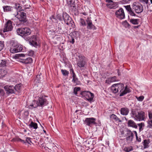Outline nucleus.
Returning <instances> with one entry per match:
<instances>
[{"instance_id":"nucleus-14","label":"nucleus","mask_w":152,"mask_h":152,"mask_svg":"<svg viewBox=\"0 0 152 152\" xmlns=\"http://www.w3.org/2000/svg\"><path fill=\"white\" fill-rule=\"evenodd\" d=\"M47 148L53 152H57V147L53 143H49L46 144Z\"/></svg>"},{"instance_id":"nucleus-59","label":"nucleus","mask_w":152,"mask_h":152,"mask_svg":"<svg viewBox=\"0 0 152 152\" xmlns=\"http://www.w3.org/2000/svg\"><path fill=\"white\" fill-rule=\"evenodd\" d=\"M84 15H87V13H86L85 12H84L82 13Z\"/></svg>"},{"instance_id":"nucleus-22","label":"nucleus","mask_w":152,"mask_h":152,"mask_svg":"<svg viewBox=\"0 0 152 152\" xmlns=\"http://www.w3.org/2000/svg\"><path fill=\"white\" fill-rule=\"evenodd\" d=\"M117 81L116 78L115 76L112 77L108 78L106 80V83L110 84L111 83Z\"/></svg>"},{"instance_id":"nucleus-3","label":"nucleus","mask_w":152,"mask_h":152,"mask_svg":"<svg viewBox=\"0 0 152 152\" xmlns=\"http://www.w3.org/2000/svg\"><path fill=\"white\" fill-rule=\"evenodd\" d=\"M132 117L137 121H144L145 119V113L142 111L137 112L135 110L132 111Z\"/></svg>"},{"instance_id":"nucleus-45","label":"nucleus","mask_w":152,"mask_h":152,"mask_svg":"<svg viewBox=\"0 0 152 152\" xmlns=\"http://www.w3.org/2000/svg\"><path fill=\"white\" fill-rule=\"evenodd\" d=\"M24 56L25 55L23 54H16L15 57L16 58H18L20 57H24Z\"/></svg>"},{"instance_id":"nucleus-2","label":"nucleus","mask_w":152,"mask_h":152,"mask_svg":"<svg viewBox=\"0 0 152 152\" xmlns=\"http://www.w3.org/2000/svg\"><path fill=\"white\" fill-rule=\"evenodd\" d=\"M117 86L118 93H120V96H123L128 93L131 91V90L127 86L124 87V85L122 83H117Z\"/></svg>"},{"instance_id":"nucleus-57","label":"nucleus","mask_w":152,"mask_h":152,"mask_svg":"<svg viewBox=\"0 0 152 152\" xmlns=\"http://www.w3.org/2000/svg\"><path fill=\"white\" fill-rule=\"evenodd\" d=\"M106 2H113L111 0H106Z\"/></svg>"},{"instance_id":"nucleus-49","label":"nucleus","mask_w":152,"mask_h":152,"mask_svg":"<svg viewBox=\"0 0 152 152\" xmlns=\"http://www.w3.org/2000/svg\"><path fill=\"white\" fill-rule=\"evenodd\" d=\"M4 90L0 89V96H4Z\"/></svg>"},{"instance_id":"nucleus-64","label":"nucleus","mask_w":152,"mask_h":152,"mask_svg":"<svg viewBox=\"0 0 152 152\" xmlns=\"http://www.w3.org/2000/svg\"><path fill=\"white\" fill-rule=\"evenodd\" d=\"M118 72L119 70H118Z\"/></svg>"},{"instance_id":"nucleus-46","label":"nucleus","mask_w":152,"mask_h":152,"mask_svg":"<svg viewBox=\"0 0 152 152\" xmlns=\"http://www.w3.org/2000/svg\"><path fill=\"white\" fill-rule=\"evenodd\" d=\"M4 47V44L3 42L0 41V51Z\"/></svg>"},{"instance_id":"nucleus-35","label":"nucleus","mask_w":152,"mask_h":152,"mask_svg":"<svg viewBox=\"0 0 152 152\" xmlns=\"http://www.w3.org/2000/svg\"><path fill=\"white\" fill-rule=\"evenodd\" d=\"M130 22L134 25H137L139 23V19H132L130 20Z\"/></svg>"},{"instance_id":"nucleus-19","label":"nucleus","mask_w":152,"mask_h":152,"mask_svg":"<svg viewBox=\"0 0 152 152\" xmlns=\"http://www.w3.org/2000/svg\"><path fill=\"white\" fill-rule=\"evenodd\" d=\"M148 116L150 120L147 121L148 125L147 127L150 128L152 127V112H150L148 113Z\"/></svg>"},{"instance_id":"nucleus-36","label":"nucleus","mask_w":152,"mask_h":152,"mask_svg":"<svg viewBox=\"0 0 152 152\" xmlns=\"http://www.w3.org/2000/svg\"><path fill=\"white\" fill-rule=\"evenodd\" d=\"M138 126L139 127V130L140 131H141L143 130V128H142L144 126V123H141L137 124Z\"/></svg>"},{"instance_id":"nucleus-37","label":"nucleus","mask_w":152,"mask_h":152,"mask_svg":"<svg viewBox=\"0 0 152 152\" xmlns=\"http://www.w3.org/2000/svg\"><path fill=\"white\" fill-rule=\"evenodd\" d=\"M126 136L127 137H134V134L131 131L128 130L127 131Z\"/></svg>"},{"instance_id":"nucleus-61","label":"nucleus","mask_w":152,"mask_h":152,"mask_svg":"<svg viewBox=\"0 0 152 152\" xmlns=\"http://www.w3.org/2000/svg\"><path fill=\"white\" fill-rule=\"evenodd\" d=\"M43 131H44V132L45 133H46V131H45V130H43Z\"/></svg>"},{"instance_id":"nucleus-56","label":"nucleus","mask_w":152,"mask_h":152,"mask_svg":"<svg viewBox=\"0 0 152 152\" xmlns=\"http://www.w3.org/2000/svg\"><path fill=\"white\" fill-rule=\"evenodd\" d=\"M50 18L52 20L53 19H55L54 17L53 16H52L51 17H50Z\"/></svg>"},{"instance_id":"nucleus-13","label":"nucleus","mask_w":152,"mask_h":152,"mask_svg":"<svg viewBox=\"0 0 152 152\" xmlns=\"http://www.w3.org/2000/svg\"><path fill=\"white\" fill-rule=\"evenodd\" d=\"M96 119L93 118H86L85 122L86 124L89 126H91L93 125L96 124V123L95 122Z\"/></svg>"},{"instance_id":"nucleus-28","label":"nucleus","mask_w":152,"mask_h":152,"mask_svg":"<svg viewBox=\"0 0 152 152\" xmlns=\"http://www.w3.org/2000/svg\"><path fill=\"white\" fill-rule=\"evenodd\" d=\"M72 82L75 86L78 85L80 84V82L76 78V76L73 77Z\"/></svg>"},{"instance_id":"nucleus-16","label":"nucleus","mask_w":152,"mask_h":152,"mask_svg":"<svg viewBox=\"0 0 152 152\" xmlns=\"http://www.w3.org/2000/svg\"><path fill=\"white\" fill-rule=\"evenodd\" d=\"M29 44L35 47H37L39 45V42L37 39H29L28 40Z\"/></svg>"},{"instance_id":"nucleus-50","label":"nucleus","mask_w":152,"mask_h":152,"mask_svg":"<svg viewBox=\"0 0 152 152\" xmlns=\"http://www.w3.org/2000/svg\"><path fill=\"white\" fill-rule=\"evenodd\" d=\"M56 18H57L60 21L62 20V18L61 16V15L59 14L57 15Z\"/></svg>"},{"instance_id":"nucleus-4","label":"nucleus","mask_w":152,"mask_h":152,"mask_svg":"<svg viewBox=\"0 0 152 152\" xmlns=\"http://www.w3.org/2000/svg\"><path fill=\"white\" fill-rule=\"evenodd\" d=\"M11 45L12 46L10 49V51L12 53H18L21 51L23 49V46L19 44L15 43L13 40L9 42Z\"/></svg>"},{"instance_id":"nucleus-10","label":"nucleus","mask_w":152,"mask_h":152,"mask_svg":"<svg viewBox=\"0 0 152 152\" xmlns=\"http://www.w3.org/2000/svg\"><path fill=\"white\" fill-rule=\"evenodd\" d=\"M86 63V58L83 56H79L77 65L80 67H83L84 66Z\"/></svg>"},{"instance_id":"nucleus-48","label":"nucleus","mask_w":152,"mask_h":152,"mask_svg":"<svg viewBox=\"0 0 152 152\" xmlns=\"http://www.w3.org/2000/svg\"><path fill=\"white\" fill-rule=\"evenodd\" d=\"M125 149H126L125 151L127 152H129L132 150V148L131 147H129L128 148H125Z\"/></svg>"},{"instance_id":"nucleus-62","label":"nucleus","mask_w":152,"mask_h":152,"mask_svg":"<svg viewBox=\"0 0 152 152\" xmlns=\"http://www.w3.org/2000/svg\"><path fill=\"white\" fill-rule=\"evenodd\" d=\"M118 75H120V74H119V72H118Z\"/></svg>"},{"instance_id":"nucleus-25","label":"nucleus","mask_w":152,"mask_h":152,"mask_svg":"<svg viewBox=\"0 0 152 152\" xmlns=\"http://www.w3.org/2000/svg\"><path fill=\"white\" fill-rule=\"evenodd\" d=\"M21 62L22 63L26 64L31 63L33 61L32 58L30 57H28L26 59H21Z\"/></svg>"},{"instance_id":"nucleus-9","label":"nucleus","mask_w":152,"mask_h":152,"mask_svg":"<svg viewBox=\"0 0 152 152\" xmlns=\"http://www.w3.org/2000/svg\"><path fill=\"white\" fill-rule=\"evenodd\" d=\"M17 18L19 21H26V14L22 11L17 12V14L14 15Z\"/></svg>"},{"instance_id":"nucleus-33","label":"nucleus","mask_w":152,"mask_h":152,"mask_svg":"<svg viewBox=\"0 0 152 152\" xmlns=\"http://www.w3.org/2000/svg\"><path fill=\"white\" fill-rule=\"evenodd\" d=\"M80 25V26H85L86 25V22L84 19L80 18L79 20Z\"/></svg>"},{"instance_id":"nucleus-55","label":"nucleus","mask_w":152,"mask_h":152,"mask_svg":"<svg viewBox=\"0 0 152 152\" xmlns=\"http://www.w3.org/2000/svg\"><path fill=\"white\" fill-rule=\"evenodd\" d=\"M142 1L145 2L146 4H147L148 3V2L149 0H142Z\"/></svg>"},{"instance_id":"nucleus-21","label":"nucleus","mask_w":152,"mask_h":152,"mask_svg":"<svg viewBox=\"0 0 152 152\" xmlns=\"http://www.w3.org/2000/svg\"><path fill=\"white\" fill-rule=\"evenodd\" d=\"M86 22L88 24L87 28L88 29H92L94 27V26L92 24L91 20L89 18H87Z\"/></svg>"},{"instance_id":"nucleus-43","label":"nucleus","mask_w":152,"mask_h":152,"mask_svg":"<svg viewBox=\"0 0 152 152\" xmlns=\"http://www.w3.org/2000/svg\"><path fill=\"white\" fill-rule=\"evenodd\" d=\"M80 88L79 87H75L74 90V93L75 94H77V92L80 91Z\"/></svg>"},{"instance_id":"nucleus-20","label":"nucleus","mask_w":152,"mask_h":152,"mask_svg":"<svg viewBox=\"0 0 152 152\" xmlns=\"http://www.w3.org/2000/svg\"><path fill=\"white\" fill-rule=\"evenodd\" d=\"M127 124L129 127H132L135 129H137V126L135 122L131 120H130L128 121Z\"/></svg>"},{"instance_id":"nucleus-38","label":"nucleus","mask_w":152,"mask_h":152,"mask_svg":"<svg viewBox=\"0 0 152 152\" xmlns=\"http://www.w3.org/2000/svg\"><path fill=\"white\" fill-rule=\"evenodd\" d=\"M15 88V92L17 91L18 92H19V90L20 88V84L16 85V86H14Z\"/></svg>"},{"instance_id":"nucleus-42","label":"nucleus","mask_w":152,"mask_h":152,"mask_svg":"<svg viewBox=\"0 0 152 152\" xmlns=\"http://www.w3.org/2000/svg\"><path fill=\"white\" fill-rule=\"evenodd\" d=\"M123 25L125 27H128L130 25L128 22L125 20L122 23Z\"/></svg>"},{"instance_id":"nucleus-58","label":"nucleus","mask_w":152,"mask_h":152,"mask_svg":"<svg viewBox=\"0 0 152 152\" xmlns=\"http://www.w3.org/2000/svg\"><path fill=\"white\" fill-rule=\"evenodd\" d=\"M134 134H135L136 136H137V134L136 131H134Z\"/></svg>"},{"instance_id":"nucleus-11","label":"nucleus","mask_w":152,"mask_h":152,"mask_svg":"<svg viewBox=\"0 0 152 152\" xmlns=\"http://www.w3.org/2000/svg\"><path fill=\"white\" fill-rule=\"evenodd\" d=\"M4 88L7 94H12L15 93V88L13 86L7 85L4 87Z\"/></svg>"},{"instance_id":"nucleus-29","label":"nucleus","mask_w":152,"mask_h":152,"mask_svg":"<svg viewBox=\"0 0 152 152\" xmlns=\"http://www.w3.org/2000/svg\"><path fill=\"white\" fill-rule=\"evenodd\" d=\"M7 73V72L6 70L3 69L0 70V78L4 77Z\"/></svg>"},{"instance_id":"nucleus-24","label":"nucleus","mask_w":152,"mask_h":152,"mask_svg":"<svg viewBox=\"0 0 152 152\" xmlns=\"http://www.w3.org/2000/svg\"><path fill=\"white\" fill-rule=\"evenodd\" d=\"M111 91L114 94L118 93V90L117 84L113 85L111 87Z\"/></svg>"},{"instance_id":"nucleus-17","label":"nucleus","mask_w":152,"mask_h":152,"mask_svg":"<svg viewBox=\"0 0 152 152\" xmlns=\"http://www.w3.org/2000/svg\"><path fill=\"white\" fill-rule=\"evenodd\" d=\"M80 32L77 31H74L70 33L68 37V38L71 37V38H77L80 37Z\"/></svg>"},{"instance_id":"nucleus-8","label":"nucleus","mask_w":152,"mask_h":152,"mask_svg":"<svg viewBox=\"0 0 152 152\" xmlns=\"http://www.w3.org/2000/svg\"><path fill=\"white\" fill-rule=\"evenodd\" d=\"M82 94L89 102H91L94 97V94L89 91H83Z\"/></svg>"},{"instance_id":"nucleus-7","label":"nucleus","mask_w":152,"mask_h":152,"mask_svg":"<svg viewBox=\"0 0 152 152\" xmlns=\"http://www.w3.org/2000/svg\"><path fill=\"white\" fill-rule=\"evenodd\" d=\"M13 28L12 22L10 20H9L5 23L3 31L4 32H5L11 31Z\"/></svg>"},{"instance_id":"nucleus-47","label":"nucleus","mask_w":152,"mask_h":152,"mask_svg":"<svg viewBox=\"0 0 152 152\" xmlns=\"http://www.w3.org/2000/svg\"><path fill=\"white\" fill-rule=\"evenodd\" d=\"M6 64V61H2L0 64V66H5Z\"/></svg>"},{"instance_id":"nucleus-53","label":"nucleus","mask_w":152,"mask_h":152,"mask_svg":"<svg viewBox=\"0 0 152 152\" xmlns=\"http://www.w3.org/2000/svg\"><path fill=\"white\" fill-rule=\"evenodd\" d=\"M69 41L72 44H73L74 42V39H69Z\"/></svg>"},{"instance_id":"nucleus-27","label":"nucleus","mask_w":152,"mask_h":152,"mask_svg":"<svg viewBox=\"0 0 152 152\" xmlns=\"http://www.w3.org/2000/svg\"><path fill=\"white\" fill-rule=\"evenodd\" d=\"M110 119L112 120H114L117 122H121V120L120 119L115 115L112 114L110 116Z\"/></svg>"},{"instance_id":"nucleus-32","label":"nucleus","mask_w":152,"mask_h":152,"mask_svg":"<svg viewBox=\"0 0 152 152\" xmlns=\"http://www.w3.org/2000/svg\"><path fill=\"white\" fill-rule=\"evenodd\" d=\"M4 11V12H8L11 11L12 7L10 6H5L3 7Z\"/></svg>"},{"instance_id":"nucleus-18","label":"nucleus","mask_w":152,"mask_h":152,"mask_svg":"<svg viewBox=\"0 0 152 152\" xmlns=\"http://www.w3.org/2000/svg\"><path fill=\"white\" fill-rule=\"evenodd\" d=\"M124 6L130 15L134 16H136V14L134 11L132 10L130 5H128L127 6Z\"/></svg>"},{"instance_id":"nucleus-54","label":"nucleus","mask_w":152,"mask_h":152,"mask_svg":"<svg viewBox=\"0 0 152 152\" xmlns=\"http://www.w3.org/2000/svg\"><path fill=\"white\" fill-rule=\"evenodd\" d=\"M15 6L16 9H20V8H21V7L20 6V5L19 4H15Z\"/></svg>"},{"instance_id":"nucleus-12","label":"nucleus","mask_w":152,"mask_h":152,"mask_svg":"<svg viewBox=\"0 0 152 152\" xmlns=\"http://www.w3.org/2000/svg\"><path fill=\"white\" fill-rule=\"evenodd\" d=\"M115 15L118 18L122 19L125 18V14L122 8H120L115 12Z\"/></svg>"},{"instance_id":"nucleus-1","label":"nucleus","mask_w":152,"mask_h":152,"mask_svg":"<svg viewBox=\"0 0 152 152\" xmlns=\"http://www.w3.org/2000/svg\"><path fill=\"white\" fill-rule=\"evenodd\" d=\"M48 103V102L45 96H40L39 97L37 101H34L29 106V108L32 109L36 108L37 106L42 107L47 105Z\"/></svg>"},{"instance_id":"nucleus-5","label":"nucleus","mask_w":152,"mask_h":152,"mask_svg":"<svg viewBox=\"0 0 152 152\" xmlns=\"http://www.w3.org/2000/svg\"><path fill=\"white\" fill-rule=\"evenodd\" d=\"M17 34L23 37L29 35L31 33V31L28 28H20L16 30Z\"/></svg>"},{"instance_id":"nucleus-41","label":"nucleus","mask_w":152,"mask_h":152,"mask_svg":"<svg viewBox=\"0 0 152 152\" xmlns=\"http://www.w3.org/2000/svg\"><path fill=\"white\" fill-rule=\"evenodd\" d=\"M136 98L137 99L138 101H142L144 99V96H141L138 97L137 96H135Z\"/></svg>"},{"instance_id":"nucleus-63","label":"nucleus","mask_w":152,"mask_h":152,"mask_svg":"<svg viewBox=\"0 0 152 152\" xmlns=\"http://www.w3.org/2000/svg\"><path fill=\"white\" fill-rule=\"evenodd\" d=\"M42 128H43V127H42Z\"/></svg>"},{"instance_id":"nucleus-23","label":"nucleus","mask_w":152,"mask_h":152,"mask_svg":"<svg viewBox=\"0 0 152 152\" xmlns=\"http://www.w3.org/2000/svg\"><path fill=\"white\" fill-rule=\"evenodd\" d=\"M31 139L30 137H26V141H25L24 140H22L20 138L16 139V140L18 141L21 142L23 143H25L27 142L28 143L30 144L31 142Z\"/></svg>"},{"instance_id":"nucleus-26","label":"nucleus","mask_w":152,"mask_h":152,"mask_svg":"<svg viewBox=\"0 0 152 152\" xmlns=\"http://www.w3.org/2000/svg\"><path fill=\"white\" fill-rule=\"evenodd\" d=\"M129 112L128 109L126 107L122 108L121 110V114L123 115H127Z\"/></svg>"},{"instance_id":"nucleus-15","label":"nucleus","mask_w":152,"mask_h":152,"mask_svg":"<svg viewBox=\"0 0 152 152\" xmlns=\"http://www.w3.org/2000/svg\"><path fill=\"white\" fill-rule=\"evenodd\" d=\"M62 17L65 23L67 25L71 23L72 19L66 13H63L62 15Z\"/></svg>"},{"instance_id":"nucleus-52","label":"nucleus","mask_w":152,"mask_h":152,"mask_svg":"<svg viewBox=\"0 0 152 152\" xmlns=\"http://www.w3.org/2000/svg\"><path fill=\"white\" fill-rule=\"evenodd\" d=\"M70 72H72V76L73 77L75 76H76L75 73L74 72V70L72 69H70Z\"/></svg>"},{"instance_id":"nucleus-31","label":"nucleus","mask_w":152,"mask_h":152,"mask_svg":"<svg viewBox=\"0 0 152 152\" xmlns=\"http://www.w3.org/2000/svg\"><path fill=\"white\" fill-rule=\"evenodd\" d=\"M28 126L30 128H33L35 129H36L38 127L37 124L32 121L31 123Z\"/></svg>"},{"instance_id":"nucleus-44","label":"nucleus","mask_w":152,"mask_h":152,"mask_svg":"<svg viewBox=\"0 0 152 152\" xmlns=\"http://www.w3.org/2000/svg\"><path fill=\"white\" fill-rule=\"evenodd\" d=\"M28 55L29 56H32L34 55V52L33 50H30L28 52Z\"/></svg>"},{"instance_id":"nucleus-39","label":"nucleus","mask_w":152,"mask_h":152,"mask_svg":"<svg viewBox=\"0 0 152 152\" xmlns=\"http://www.w3.org/2000/svg\"><path fill=\"white\" fill-rule=\"evenodd\" d=\"M134 137H127L126 140L128 143H131Z\"/></svg>"},{"instance_id":"nucleus-30","label":"nucleus","mask_w":152,"mask_h":152,"mask_svg":"<svg viewBox=\"0 0 152 152\" xmlns=\"http://www.w3.org/2000/svg\"><path fill=\"white\" fill-rule=\"evenodd\" d=\"M150 142V141L149 139L144 140L143 142L144 148H148L149 147V144Z\"/></svg>"},{"instance_id":"nucleus-34","label":"nucleus","mask_w":152,"mask_h":152,"mask_svg":"<svg viewBox=\"0 0 152 152\" xmlns=\"http://www.w3.org/2000/svg\"><path fill=\"white\" fill-rule=\"evenodd\" d=\"M68 5L69 7H74L75 5L72 0H66Z\"/></svg>"},{"instance_id":"nucleus-6","label":"nucleus","mask_w":152,"mask_h":152,"mask_svg":"<svg viewBox=\"0 0 152 152\" xmlns=\"http://www.w3.org/2000/svg\"><path fill=\"white\" fill-rule=\"evenodd\" d=\"M132 7L135 12L137 13H140L143 11V7L142 4L139 2L134 3Z\"/></svg>"},{"instance_id":"nucleus-60","label":"nucleus","mask_w":152,"mask_h":152,"mask_svg":"<svg viewBox=\"0 0 152 152\" xmlns=\"http://www.w3.org/2000/svg\"><path fill=\"white\" fill-rule=\"evenodd\" d=\"M151 4H152V0H150Z\"/></svg>"},{"instance_id":"nucleus-40","label":"nucleus","mask_w":152,"mask_h":152,"mask_svg":"<svg viewBox=\"0 0 152 152\" xmlns=\"http://www.w3.org/2000/svg\"><path fill=\"white\" fill-rule=\"evenodd\" d=\"M61 72L62 74L64 76L68 75L69 74V72L66 70H61Z\"/></svg>"},{"instance_id":"nucleus-51","label":"nucleus","mask_w":152,"mask_h":152,"mask_svg":"<svg viewBox=\"0 0 152 152\" xmlns=\"http://www.w3.org/2000/svg\"><path fill=\"white\" fill-rule=\"evenodd\" d=\"M136 137V140L138 142H140L141 141V139L140 137H138V136Z\"/></svg>"}]
</instances>
